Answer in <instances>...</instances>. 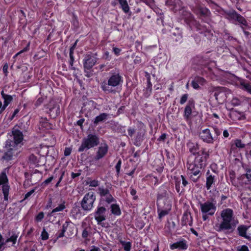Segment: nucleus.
Returning <instances> with one entry per match:
<instances>
[{
  "label": "nucleus",
  "instance_id": "f257e3e1",
  "mask_svg": "<svg viewBox=\"0 0 251 251\" xmlns=\"http://www.w3.org/2000/svg\"><path fill=\"white\" fill-rule=\"evenodd\" d=\"M123 79L119 71L111 72L107 79L100 83V87L106 94H115L116 92V87L122 84Z\"/></svg>",
  "mask_w": 251,
  "mask_h": 251
},
{
  "label": "nucleus",
  "instance_id": "f03ea898",
  "mask_svg": "<svg viewBox=\"0 0 251 251\" xmlns=\"http://www.w3.org/2000/svg\"><path fill=\"white\" fill-rule=\"evenodd\" d=\"M233 211L229 208L223 210L221 213L222 221L215 225V229L218 232L224 231L231 233L234 230L235 225L233 224Z\"/></svg>",
  "mask_w": 251,
  "mask_h": 251
},
{
  "label": "nucleus",
  "instance_id": "7ed1b4c3",
  "mask_svg": "<svg viewBox=\"0 0 251 251\" xmlns=\"http://www.w3.org/2000/svg\"><path fill=\"white\" fill-rule=\"evenodd\" d=\"M100 143V138L96 134H88L82 140L81 144L78 149V152H83L97 146Z\"/></svg>",
  "mask_w": 251,
  "mask_h": 251
},
{
  "label": "nucleus",
  "instance_id": "20e7f679",
  "mask_svg": "<svg viewBox=\"0 0 251 251\" xmlns=\"http://www.w3.org/2000/svg\"><path fill=\"white\" fill-rule=\"evenodd\" d=\"M23 124L20 123L19 125L15 126L12 129L11 135L12 137V139H8L6 141L11 146H14L18 148V146L20 144L24 139V135L23 134V130L22 129V126Z\"/></svg>",
  "mask_w": 251,
  "mask_h": 251
},
{
  "label": "nucleus",
  "instance_id": "39448f33",
  "mask_svg": "<svg viewBox=\"0 0 251 251\" xmlns=\"http://www.w3.org/2000/svg\"><path fill=\"white\" fill-rule=\"evenodd\" d=\"M184 15L186 23L190 26L191 29L195 27L200 33L210 32V30L205 25H202L199 22L197 21L191 13L186 12V14Z\"/></svg>",
  "mask_w": 251,
  "mask_h": 251
},
{
  "label": "nucleus",
  "instance_id": "423d86ee",
  "mask_svg": "<svg viewBox=\"0 0 251 251\" xmlns=\"http://www.w3.org/2000/svg\"><path fill=\"white\" fill-rule=\"evenodd\" d=\"M226 15V18L232 22H237L240 25V27L244 30V26H248V23L246 19L242 15L238 13L235 10H231L229 11L224 10Z\"/></svg>",
  "mask_w": 251,
  "mask_h": 251
},
{
  "label": "nucleus",
  "instance_id": "0eeeda50",
  "mask_svg": "<svg viewBox=\"0 0 251 251\" xmlns=\"http://www.w3.org/2000/svg\"><path fill=\"white\" fill-rule=\"evenodd\" d=\"M96 201V195L94 192H88L86 194L80 203L81 207L84 211H90L93 207Z\"/></svg>",
  "mask_w": 251,
  "mask_h": 251
},
{
  "label": "nucleus",
  "instance_id": "6e6552de",
  "mask_svg": "<svg viewBox=\"0 0 251 251\" xmlns=\"http://www.w3.org/2000/svg\"><path fill=\"white\" fill-rule=\"evenodd\" d=\"M201 207V213L203 214H207L210 216L214 214L216 210V202L214 199L211 201H207L204 203L199 202Z\"/></svg>",
  "mask_w": 251,
  "mask_h": 251
},
{
  "label": "nucleus",
  "instance_id": "1a4fd4ad",
  "mask_svg": "<svg viewBox=\"0 0 251 251\" xmlns=\"http://www.w3.org/2000/svg\"><path fill=\"white\" fill-rule=\"evenodd\" d=\"M9 144V143L6 142L4 147L5 149V152L1 158V159L7 162L13 159V156L15 154H18V148L13 145L12 146H11V145H8L7 144Z\"/></svg>",
  "mask_w": 251,
  "mask_h": 251
},
{
  "label": "nucleus",
  "instance_id": "9d476101",
  "mask_svg": "<svg viewBox=\"0 0 251 251\" xmlns=\"http://www.w3.org/2000/svg\"><path fill=\"white\" fill-rule=\"evenodd\" d=\"M193 163L204 167L206 164V161L209 158V153L206 151L205 149H202L201 152L197 154Z\"/></svg>",
  "mask_w": 251,
  "mask_h": 251
},
{
  "label": "nucleus",
  "instance_id": "9b49d317",
  "mask_svg": "<svg viewBox=\"0 0 251 251\" xmlns=\"http://www.w3.org/2000/svg\"><path fill=\"white\" fill-rule=\"evenodd\" d=\"M139 123L141 128L138 129L134 137V145L137 147H139L141 145L146 132L144 124L141 122H140Z\"/></svg>",
  "mask_w": 251,
  "mask_h": 251
},
{
  "label": "nucleus",
  "instance_id": "f8f14e48",
  "mask_svg": "<svg viewBox=\"0 0 251 251\" xmlns=\"http://www.w3.org/2000/svg\"><path fill=\"white\" fill-rule=\"evenodd\" d=\"M8 182V178L6 173L2 172L0 175V185H2V193L4 195V199L5 201L8 200V197L9 191V186L6 183Z\"/></svg>",
  "mask_w": 251,
  "mask_h": 251
},
{
  "label": "nucleus",
  "instance_id": "ddd939ff",
  "mask_svg": "<svg viewBox=\"0 0 251 251\" xmlns=\"http://www.w3.org/2000/svg\"><path fill=\"white\" fill-rule=\"evenodd\" d=\"M192 10L196 14L201 17H208L211 15V12L208 8L201 6L200 4H196L193 6Z\"/></svg>",
  "mask_w": 251,
  "mask_h": 251
},
{
  "label": "nucleus",
  "instance_id": "4468645a",
  "mask_svg": "<svg viewBox=\"0 0 251 251\" xmlns=\"http://www.w3.org/2000/svg\"><path fill=\"white\" fill-rule=\"evenodd\" d=\"M106 211L105 207L101 205L100 203H99L97 210L94 213L95 219L97 222L100 223L106 219V216L104 215Z\"/></svg>",
  "mask_w": 251,
  "mask_h": 251
},
{
  "label": "nucleus",
  "instance_id": "2eb2a0df",
  "mask_svg": "<svg viewBox=\"0 0 251 251\" xmlns=\"http://www.w3.org/2000/svg\"><path fill=\"white\" fill-rule=\"evenodd\" d=\"M200 138L204 142L212 144L215 140V137H213L209 129L202 130L199 134Z\"/></svg>",
  "mask_w": 251,
  "mask_h": 251
},
{
  "label": "nucleus",
  "instance_id": "dca6fc26",
  "mask_svg": "<svg viewBox=\"0 0 251 251\" xmlns=\"http://www.w3.org/2000/svg\"><path fill=\"white\" fill-rule=\"evenodd\" d=\"M217 176H216V172L213 171L211 173L208 170L206 173V183L205 187L207 190L211 189L213 185L215 184L216 181Z\"/></svg>",
  "mask_w": 251,
  "mask_h": 251
},
{
  "label": "nucleus",
  "instance_id": "f3484780",
  "mask_svg": "<svg viewBox=\"0 0 251 251\" xmlns=\"http://www.w3.org/2000/svg\"><path fill=\"white\" fill-rule=\"evenodd\" d=\"M98 190L100 197H105V201L108 203H110L115 201V199L110 194L109 190L108 188H105L102 186L98 188Z\"/></svg>",
  "mask_w": 251,
  "mask_h": 251
},
{
  "label": "nucleus",
  "instance_id": "a211bd4d",
  "mask_svg": "<svg viewBox=\"0 0 251 251\" xmlns=\"http://www.w3.org/2000/svg\"><path fill=\"white\" fill-rule=\"evenodd\" d=\"M225 87H215L213 88V91H215L214 97L219 103H222L226 97L225 92Z\"/></svg>",
  "mask_w": 251,
  "mask_h": 251
},
{
  "label": "nucleus",
  "instance_id": "6ab92c4d",
  "mask_svg": "<svg viewBox=\"0 0 251 251\" xmlns=\"http://www.w3.org/2000/svg\"><path fill=\"white\" fill-rule=\"evenodd\" d=\"M97 58L91 54H87L83 59L84 69H92L97 61Z\"/></svg>",
  "mask_w": 251,
  "mask_h": 251
},
{
  "label": "nucleus",
  "instance_id": "aec40b11",
  "mask_svg": "<svg viewBox=\"0 0 251 251\" xmlns=\"http://www.w3.org/2000/svg\"><path fill=\"white\" fill-rule=\"evenodd\" d=\"M108 150V145L106 144H102L101 146L98 148V150L95 156V160L97 161L103 158L107 154Z\"/></svg>",
  "mask_w": 251,
  "mask_h": 251
},
{
  "label": "nucleus",
  "instance_id": "412c9836",
  "mask_svg": "<svg viewBox=\"0 0 251 251\" xmlns=\"http://www.w3.org/2000/svg\"><path fill=\"white\" fill-rule=\"evenodd\" d=\"M170 249L172 250L178 249L179 250H185L188 248L187 242L184 239L174 243L170 245Z\"/></svg>",
  "mask_w": 251,
  "mask_h": 251
},
{
  "label": "nucleus",
  "instance_id": "4be33fe9",
  "mask_svg": "<svg viewBox=\"0 0 251 251\" xmlns=\"http://www.w3.org/2000/svg\"><path fill=\"white\" fill-rule=\"evenodd\" d=\"M203 167L198 165L194 163L189 164L188 168L191 171V174L194 176H201V170Z\"/></svg>",
  "mask_w": 251,
  "mask_h": 251
},
{
  "label": "nucleus",
  "instance_id": "5701e85b",
  "mask_svg": "<svg viewBox=\"0 0 251 251\" xmlns=\"http://www.w3.org/2000/svg\"><path fill=\"white\" fill-rule=\"evenodd\" d=\"M249 98L246 97H240L238 98L236 97L232 98L231 103L232 105L236 106L244 103H249Z\"/></svg>",
  "mask_w": 251,
  "mask_h": 251
},
{
  "label": "nucleus",
  "instance_id": "b1692460",
  "mask_svg": "<svg viewBox=\"0 0 251 251\" xmlns=\"http://www.w3.org/2000/svg\"><path fill=\"white\" fill-rule=\"evenodd\" d=\"M187 224L190 226H192V217L190 212H184L181 220L182 226H186Z\"/></svg>",
  "mask_w": 251,
  "mask_h": 251
},
{
  "label": "nucleus",
  "instance_id": "393cba45",
  "mask_svg": "<svg viewBox=\"0 0 251 251\" xmlns=\"http://www.w3.org/2000/svg\"><path fill=\"white\" fill-rule=\"evenodd\" d=\"M193 106V101L189 100L184 109V117L185 119L188 120L190 118V116L192 114V107Z\"/></svg>",
  "mask_w": 251,
  "mask_h": 251
},
{
  "label": "nucleus",
  "instance_id": "a878e982",
  "mask_svg": "<svg viewBox=\"0 0 251 251\" xmlns=\"http://www.w3.org/2000/svg\"><path fill=\"white\" fill-rule=\"evenodd\" d=\"M109 114L105 113H102L97 116L93 120V123L95 125H97L100 122H104L108 118Z\"/></svg>",
  "mask_w": 251,
  "mask_h": 251
},
{
  "label": "nucleus",
  "instance_id": "bb28decb",
  "mask_svg": "<svg viewBox=\"0 0 251 251\" xmlns=\"http://www.w3.org/2000/svg\"><path fill=\"white\" fill-rule=\"evenodd\" d=\"M1 95L2 98L4 99L3 108V109H5L8 105L12 101L13 97L11 95L5 94L3 90L1 92Z\"/></svg>",
  "mask_w": 251,
  "mask_h": 251
},
{
  "label": "nucleus",
  "instance_id": "cd10ccee",
  "mask_svg": "<svg viewBox=\"0 0 251 251\" xmlns=\"http://www.w3.org/2000/svg\"><path fill=\"white\" fill-rule=\"evenodd\" d=\"M193 64L199 66L206 65V61L201 56H196L193 59Z\"/></svg>",
  "mask_w": 251,
  "mask_h": 251
},
{
  "label": "nucleus",
  "instance_id": "c85d7f7f",
  "mask_svg": "<svg viewBox=\"0 0 251 251\" xmlns=\"http://www.w3.org/2000/svg\"><path fill=\"white\" fill-rule=\"evenodd\" d=\"M189 151L194 155H197L201 152V151H199V146L198 144H194L193 143L188 144Z\"/></svg>",
  "mask_w": 251,
  "mask_h": 251
},
{
  "label": "nucleus",
  "instance_id": "c756f323",
  "mask_svg": "<svg viewBox=\"0 0 251 251\" xmlns=\"http://www.w3.org/2000/svg\"><path fill=\"white\" fill-rule=\"evenodd\" d=\"M237 229L240 236L247 239L249 238V237L246 235V231L248 229V227L246 226H240L238 227Z\"/></svg>",
  "mask_w": 251,
  "mask_h": 251
},
{
  "label": "nucleus",
  "instance_id": "7c9ffc66",
  "mask_svg": "<svg viewBox=\"0 0 251 251\" xmlns=\"http://www.w3.org/2000/svg\"><path fill=\"white\" fill-rule=\"evenodd\" d=\"M121 5V7L125 13H127L129 11V7L126 0H118Z\"/></svg>",
  "mask_w": 251,
  "mask_h": 251
},
{
  "label": "nucleus",
  "instance_id": "2f4dec72",
  "mask_svg": "<svg viewBox=\"0 0 251 251\" xmlns=\"http://www.w3.org/2000/svg\"><path fill=\"white\" fill-rule=\"evenodd\" d=\"M111 208V213L117 216L121 215V212L119 206L116 204H112L110 206Z\"/></svg>",
  "mask_w": 251,
  "mask_h": 251
},
{
  "label": "nucleus",
  "instance_id": "473e14b6",
  "mask_svg": "<svg viewBox=\"0 0 251 251\" xmlns=\"http://www.w3.org/2000/svg\"><path fill=\"white\" fill-rule=\"evenodd\" d=\"M18 237V236L17 234H16L15 232H12L10 237L6 240V243L9 242H12V246H14L16 243Z\"/></svg>",
  "mask_w": 251,
  "mask_h": 251
},
{
  "label": "nucleus",
  "instance_id": "72a5a7b5",
  "mask_svg": "<svg viewBox=\"0 0 251 251\" xmlns=\"http://www.w3.org/2000/svg\"><path fill=\"white\" fill-rule=\"evenodd\" d=\"M71 223L70 221H66L62 226V229L61 232L59 233L57 238H61L64 236V233L66 232L67 228L69 224Z\"/></svg>",
  "mask_w": 251,
  "mask_h": 251
},
{
  "label": "nucleus",
  "instance_id": "f704fd0d",
  "mask_svg": "<svg viewBox=\"0 0 251 251\" xmlns=\"http://www.w3.org/2000/svg\"><path fill=\"white\" fill-rule=\"evenodd\" d=\"M65 201H63V202L59 204L57 207L53 209L51 213L50 214V216H51L52 214L55 212H58V211H61L63 210L65 208Z\"/></svg>",
  "mask_w": 251,
  "mask_h": 251
},
{
  "label": "nucleus",
  "instance_id": "c9c22d12",
  "mask_svg": "<svg viewBox=\"0 0 251 251\" xmlns=\"http://www.w3.org/2000/svg\"><path fill=\"white\" fill-rule=\"evenodd\" d=\"M28 159H29V161L30 163L32 164L33 165H35L36 166L38 165V163L39 162V159L34 154H32L30 155L28 157Z\"/></svg>",
  "mask_w": 251,
  "mask_h": 251
},
{
  "label": "nucleus",
  "instance_id": "e433bc0d",
  "mask_svg": "<svg viewBox=\"0 0 251 251\" xmlns=\"http://www.w3.org/2000/svg\"><path fill=\"white\" fill-rule=\"evenodd\" d=\"M120 243L123 246L125 251H130L131 247V244L130 242H126L125 241L120 240Z\"/></svg>",
  "mask_w": 251,
  "mask_h": 251
},
{
  "label": "nucleus",
  "instance_id": "4c0bfd02",
  "mask_svg": "<svg viewBox=\"0 0 251 251\" xmlns=\"http://www.w3.org/2000/svg\"><path fill=\"white\" fill-rule=\"evenodd\" d=\"M241 85L242 87V89L251 94V85L249 83L242 82H241Z\"/></svg>",
  "mask_w": 251,
  "mask_h": 251
},
{
  "label": "nucleus",
  "instance_id": "58836bf2",
  "mask_svg": "<svg viewBox=\"0 0 251 251\" xmlns=\"http://www.w3.org/2000/svg\"><path fill=\"white\" fill-rule=\"evenodd\" d=\"M174 180L175 181V186L176 191L179 193L180 190V184L181 179L179 177L174 176Z\"/></svg>",
  "mask_w": 251,
  "mask_h": 251
},
{
  "label": "nucleus",
  "instance_id": "ea45409f",
  "mask_svg": "<svg viewBox=\"0 0 251 251\" xmlns=\"http://www.w3.org/2000/svg\"><path fill=\"white\" fill-rule=\"evenodd\" d=\"M170 209L168 210H161L160 211L159 209H158V218L161 219L163 217L168 215L169 214V211Z\"/></svg>",
  "mask_w": 251,
  "mask_h": 251
},
{
  "label": "nucleus",
  "instance_id": "a19ab883",
  "mask_svg": "<svg viewBox=\"0 0 251 251\" xmlns=\"http://www.w3.org/2000/svg\"><path fill=\"white\" fill-rule=\"evenodd\" d=\"M236 147L240 149H243L246 147V144H244L241 140L236 139L234 141Z\"/></svg>",
  "mask_w": 251,
  "mask_h": 251
},
{
  "label": "nucleus",
  "instance_id": "79ce46f5",
  "mask_svg": "<svg viewBox=\"0 0 251 251\" xmlns=\"http://www.w3.org/2000/svg\"><path fill=\"white\" fill-rule=\"evenodd\" d=\"M41 238L43 240H46L49 238V234L46 231L45 228L43 227V231L41 233Z\"/></svg>",
  "mask_w": 251,
  "mask_h": 251
},
{
  "label": "nucleus",
  "instance_id": "37998d69",
  "mask_svg": "<svg viewBox=\"0 0 251 251\" xmlns=\"http://www.w3.org/2000/svg\"><path fill=\"white\" fill-rule=\"evenodd\" d=\"M194 79L199 84H200L201 85L204 84L206 81L205 80L203 77L199 76H195Z\"/></svg>",
  "mask_w": 251,
  "mask_h": 251
},
{
  "label": "nucleus",
  "instance_id": "c03bdc74",
  "mask_svg": "<svg viewBox=\"0 0 251 251\" xmlns=\"http://www.w3.org/2000/svg\"><path fill=\"white\" fill-rule=\"evenodd\" d=\"M173 35L175 36H177V38L176 39V42H180L181 41L182 38L181 32H178L177 33L174 32Z\"/></svg>",
  "mask_w": 251,
  "mask_h": 251
},
{
  "label": "nucleus",
  "instance_id": "a18cd8bd",
  "mask_svg": "<svg viewBox=\"0 0 251 251\" xmlns=\"http://www.w3.org/2000/svg\"><path fill=\"white\" fill-rule=\"evenodd\" d=\"M73 53H74V52H73L72 51H70V52H69V55H70V65L71 66V68L72 69L75 70V68L73 67V63L74 61V57L73 56Z\"/></svg>",
  "mask_w": 251,
  "mask_h": 251
},
{
  "label": "nucleus",
  "instance_id": "49530a36",
  "mask_svg": "<svg viewBox=\"0 0 251 251\" xmlns=\"http://www.w3.org/2000/svg\"><path fill=\"white\" fill-rule=\"evenodd\" d=\"M121 164H122V161L121 159H119L115 166V169H116L117 174L118 176L119 175V174L120 173Z\"/></svg>",
  "mask_w": 251,
  "mask_h": 251
},
{
  "label": "nucleus",
  "instance_id": "de8ad7c7",
  "mask_svg": "<svg viewBox=\"0 0 251 251\" xmlns=\"http://www.w3.org/2000/svg\"><path fill=\"white\" fill-rule=\"evenodd\" d=\"M246 177L249 181H251V169L247 168L246 169Z\"/></svg>",
  "mask_w": 251,
  "mask_h": 251
},
{
  "label": "nucleus",
  "instance_id": "09e8293b",
  "mask_svg": "<svg viewBox=\"0 0 251 251\" xmlns=\"http://www.w3.org/2000/svg\"><path fill=\"white\" fill-rule=\"evenodd\" d=\"M84 72L85 73V76H87V77H90L92 76L93 75L92 69H84Z\"/></svg>",
  "mask_w": 251,
  "mask_h": 251
},
{
  "label": "nucleus",
  "instance_id": "8fccbe9b",
  "mask_svg": "<svg viewBox=\"0 0 251 251\" xmlns=\"http://www.w3.org/2000/svg\"><path fill=\"white\" fill-rule=\"evenodd\" d=\"M127 131H128V135L131 138H132L133 137V135L135 133L136 129L133 127H129L128 128Z\"/></svg>",
  "mask_w": 251,
  "mask_h": 251
},
{
  "label": "nucleus",
  "instance_id": "3c124183",
  "mask_svg": "<svg viewBox=\"0 0 251 251\" xmlns=\"http://www.w3.org/2000/svg\"><path fill=\"white\" fill-rule=\"evenodd\" d=\"M44 217V213L43 212H40L36 217L35 220L37 222L41 221Z\"/></svg>",
  "mask_w": 251,
  "mask_h": 251
},
{
  "label": "nucleus",
  "instance_id": "603ef678",
  "mask_svg": "<svg viewBox=\"0 0 251 251\" xmlns=\"http://www.w3.org/2000/svg\"><path fill=\"white\" fill-rule=\"evenodd\" d=\"M188 95L187 94H184L182 96L180 100V103L181 104H184L187 100Z\"/></svg>",
  "mask_w": 251,
  "mask_h": 251
},
{
  "label": "nucleus",
  "instance_id": "864d4df0",
  "mask_svg": "<svg viewBox=\"0 0 251 251\" xmlns=\"http://www.w3.org/2000/svg\"><path fill=\"white\" fill-rule=\"evenodd\" d=\"M238 251H249L248 248L246 245L239 246L237 248Z\"/></svg>",
  "mask_w": 251,
  "mask_h": 251
},
{
  "label": "nucleus",
  "instance_id": "5fc2aeb1",
  "mask_svg": "<svg viewBox=\"0 0 251 251\" xmlns=\"http://www.w3.org/2000/svg\"><path fill=\"white\" fill-rule=\"evenodd\" d=\"M90 186L97 187L99 185V182L98 180H93L91 181L89 183Z\"/></svg>",
  "mask_w": 251,
  "mask_h": 251
},
{
  "label": "nucleus",
  "instance_id": "6e6d98bb",
  "mask_svg": "<svg viewBox=\"0 0 251 251\" xmlns=\"http://www.w3.org/2000/svg\"><path fill=\"white\" fill-rule=\"evenodd\" d=\"M72 151V149L70 148H66L64 150V155L66 156H69L70 155Z\"/></svg>",
  "mask_w": 251,
  "mask_h": 251
},
{
  "label": "nucleus",
  "instance_id": "4d7b16f0",
  "mask_svg": "<svg viewBox=\"0 0 251 251\" xmlns=\"http://www.w3.org/2000/svg\"><path fill=\"white\" fill-rule=\"evenodd\" d=\"M117 130H118V132L120 133H125L126 132L125 126H118Z\"/></svg>",
  "mask_w": 251,
  "mask_h": 251
},
{
  "label": "nucleus",
  "instance_id": "13d9d810",
  "mask_svg": "<svg viewBox=\"0 0 251 251\" xmlns=\"http://www.w3.org/2000/svg\"><path fill=\"white\" fill-rule=\"evenodd\" d=\"M88 228H85L82 231V237L83 238H86L88 236V231L87 230Z\"/></svg>",
  "mask_w": 251,
  "mask_h": 251
},
{
  "label": "nucleus",
  "instance_id": "bf43d9fd",
  "mask_svg": "<svg viewBox=\"0 0 251 251\" xmlns=\"http://www.w3.org/2000/svg\"><path fill=\"white\" fill-rule=\"evenodd\" d=\"M192 86L195 89H198L200 88L199 83L194 79L192 81Z\"/></svg>",
  "mask_w": 251,
  "mask_h": 251
},
{
  "label": "nucleus",
  "instance_id": "052dcab7",
  "mask_svg": "<svg viewBox=\"0 0 251 251\" xmlns=\"http://www.w3.org/2000/svg\"><path fill=\"white\" fill-rule=\"evenodd\" d=\"M201 176H194L193 174L190 176V179L194 182H196L200 178Z\"/></svg>",
  "mask_w": 251,
  "mask_h": 251
},
{
  "label": "nucleus",
  "instance_id": "680f3d73",
  "mask_svg": "<svg viewBox=\"0 0 251 251\" xmlns=\"http://www.w3.org/2000/svg\"><path fill=\"white\" fill-rule=\"evenodd\" d=\"M8 64L7 63H5L3 66V68H2V71L5 75V76H7V73H8Z\"/></svg>",
  "mask_w": 251,
  "mask_h": 251
},
{
  "label": "nucleus",
  "instance_id": "e2e57ef3",
  "mask_svg": "<svg viewBox=\"0 0 251 251\" xmlns=\"http://www.w3.org/2000/svg\"><path fill=\"white\" fill-rule=\"evenodd\" d=\"M136 190H135L133 188H132L131 190V191H130V194L132 196H134L133 199L135 200H137L138 199V196H136Z\"/></svg>",
  "mask_w": 251,
  "mask_h": 251
},
{
  "label": "nucleus",
  "instance_id": "0e129e2a",
  "mask_svg": "<svg viewBox=\"0 0 251 251\" xmlns=\"http://www.w3.org/2000/svg\"><path fill=\"white\" fill-rule=\"evenodd\" d=\"M182 180V183L184 187H185L188 184V181L186 180L185 177L183 175L180 176Z\"/></svg>",
  "mask_w": 251,
  "mask_h": 251
},
{
  "label": "nucleus",
  "instance_id": "69168bd1",
  "mask_svg": "<svg viewBox=\"0 0 251 251\" xmlns=\"http://www.w3.org/2000/svg\"><path fill=\"white\" fill-rule=\"evenodd\" d=\"M147 83L148 84L146 87V91L147 92L149 91V92L151 93V91L152 84L151 81L147 82Z\"/></svg>",
  "mask_w": 251,
  "mask_h": 251
},
{
  "label": "nucleus",
  "instance_id": "338daca9",
  "mask_svg": "<svg viewBox=\"0 0 251 251\" xmlns=\"http://www.w3.org/2000/svg\"><path fill=\"white\" fill-rule=\"evenodd\" d=\"M35 192V189H33L31 190L30 191L27 192L25 195V199H27L29 197H30L34 192Z\"/></svg>",
  "mask_w": 251,
  "mask_h": 251
},
{
  "label": "nucleus",
  "instance_id": "774afa93",
  "mask_svg": "<svg viewBox=\"0 0 251 251\" xmlns=\"http://www.w3.org/2000/svg\"><path fill=\"white\" fill-rule=\"evenodd\" d=\"M113 51L116 55H118L121 51V49L116 47H114L113 48Z\"/></svg>",
  "mask_w": 251,
  "mask_h": 251
}]
</instances>
